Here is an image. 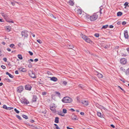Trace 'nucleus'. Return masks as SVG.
Here are the masks:
<instances>
[{
	"instance_id": "10",
	"label": "nucleus",
	"mask_w": 129,
	"mask_h": 129,
	"mask_svg": "<svg viewBox=\"0 0 129 129\" xmlns=\"http://www.w3.org/2000/svg\"><path fill=\"white\" fill-rule=\"evenodd\" d=\"M21 103L24 104H26V105L28 104L29 103V101L26 99H24L23 100L21 101Z\"/></svg>"
},
{
	"instance_id": "8",
	"label": "nucleus",
	"mask_w": 129,
	"mask_h": 129,
	"mask_svg": "<svg viewBox=\"0 0 129 129\" xmlns=\"http://www.w3.org/2000/svg\"><path fill=\"white\" fill-rule=\"evenodd\" d=\"M94 73L95 75H96L99 78H102L103 77V76L102 74L98 73L96 71H95Z\"/></svg>"
},
{
	"instance_id": "22",
	"label": "nucleus",
	"mask_w": 129,
	"mask_h": 129,
	"mask_svg": "<svg viewBox=\"0 0 129 129\" xmlns=\"http://www.w3.org/2000/svg\"><path fill=\"white\" fill-rule=\"evenodd\" d=\"M59 118L58 117H56L55 118V122L56 123H58L59 122Z\"/></svg>"
},
{
	"instance_id": "47",
	"label": "nucleus",
	"mask_w": 129,
	"mask_h": 129,
	"mask_svg": "<svg viewBox=\"0 0 129 129\" xmlns=\"http://www.w3.org/2000/svg\"><path fill=\"white\" fill-rule=\"evenodd\" d=\"M1 67L3 69H5L6 68V67L5 66L3 65H2L1 66Z\"/></svg>"
},
{
	"instance_id": "28",
	"label": "nucleus",
	"mask_w": 129,
	"mask_h": 129,
	"mask_svg": "<svg viewBox=\"0 0 129 129\" xmlns=\"http://www.w3.org/2000/svg\"><path fill=\"white\" fill-rule=\"evenodd\" d=\"M22 116L24 118H25L26 119H28V117L27 116L25 115H22Z\"/></svg>"
},
{
	"instance_id": "39",
	"label": "nucleus",
	"mask_w": 129,
	"mask_h": 129,
	"mask_svg": "<svg viewBox=\"0 0 129 129\" xmlns=\"http://www.w3.org/2000/svg\"><path fill=\"white\" fill-rule=\"evenodd\" d=\"M13 109V107H8L7 108V110H10L11 109Z\"/></svg>"
},
{
	"instance_id": "12",
	"label": "nucleus",
	"mask_w": 129,
	"mask_h": 129,
	"mask_svg": "<svg viewBox=\"0 0 129 129\" xmlns=\"http://www.w3.org/2000/svg\"><path fill=\"white\" fill-rule=\"evenodd\" d=\"M124 36L125 38L127 39H128V34L127 31V30H125L124 32Z\"/></svg>"
},
{
	"instance_id": "36",
	"label": "nucleus",
	"mask_w": 129,
	"mask_h": 129,
	"mask_svg": "<svg viewBox=\"0 0 129 129\" xmlns=\"http://www.w3.org/2000/svg\"><path fill=\"white\" fill-rule=\"evenodd\" d=\"M94 36L96 37H98L99 36V35L98 34H94Z\"/></svg>"
},
{
	"instance_id": "29",
	"label": "nucleus",
	"mask_w": 129,
	"mask_h": 129,
	"mask_svg": "<svg viewBox=\"0 0 129 129\" xmlns=\"http://www.w3.org/2000/svg\"><path fill=\"white\" fill-rule=\"evenodd\" d=\"M103 47L104 48H105L106 49H108L109 48V46H108V45H105V46H104Z\"/></svg>"
},
{
	"instance_id": "56",
	"label": "nucleus",
	"mask_w": 129,
	"mask_h": 129,
	"mask_svg": "<svg viewBox=\"0 0 129 129\" xmlns=\"http://www.w3.org/2000/svg\"><path fill=\"white\" fill-rule=\"evenodd\" d=\"M80 114L82 115H84V113L83 112H81L80 113Z\"/></svg>"
},
{
	"instance_id": "24",
	"label": "nucleus",
	"mask_w": 129,
	"mask_h": 129,
	"mask_svg": "<svg viewBox=\"0 0 129 129\" xmlns=\"http://www.w3.org/2000/svg\"><path fill=\"white\" fill-rule=\"evenodd\" d=\"M97 115L98 116L101 118H102L103 116V115H101V113L100 112H98L97 113Z\"/></svg>"
},
{
	"instance_id": "59",
	"label": "nucleus",
	"mask_w": 129,
	"mask_h": 129,
	"mask_svg": "<svg viewBox=\"0 0 129 129\" xmlns=\"http://www.w3.org/2000/svg\"><path fill=\"white\" fill-rule=\"evenodd\" d=\"M11 3L12 5L13 6H14L15 4V3L14 2H12Z\"/></svg>"
},
{
	"instance_id": "49",
	"label": "nucleus",
	"mask_w": 129,
	"mask_h": 129,
	"mask_svg": "<svg viewBox=\"0 0 129 129\" xmlns=\"http://www.w3.org/2000/svg\"><path fill=\"white\" fill-rule=\"evenodd\" d=\"M3 60L5 62H6L7 61V59L6 58H4Z\"/></svg>"
},
{
	"instance_id": "2",
	"label": "nucleus",
	"mask_w": 129,
	"mask_h": 129,
	"mask_svg": "<svg viewBox=\"0 0 129 129\" xmlns=\"http://www.w3.org/2000/svg\"><path fill=\"white\" fill-rule=\"evenodd\" d=\"M80 36L82 39L87 42L90 43L92 42V41L89 38L87 37L86 36L83 35L82 34H81Z\"/></svg>"
},
{
	"instance_id": "21",
	"label": "nucleus",
	"mask_w": 129,
	"mask_h": 129,
	"mask_svg": "<svg viewBox=\"0 0 129 129\" xmlns=\"http://www.w3.org/2000/svg\"><path fill=\"white\" fill-rule=\"evenodd\" d=\"M6 75H8L9 77L11 78H13L14 77L13 76L11 75V74L9 73L8 72H7L6 73Z\"/></svg>"
},
{
	"instance_id": "61",
	"label": "nucleus",
	"mask_w": 129,
	"mask_h": 129,
	"mask_svg": "<svg viewBox=\"0 0 129 129\" xmlns=\"http://www.w3.org/2000/svg\"><path fill=\"white\" fill-rule=\"evenodd\" d=\"M70 110L71 111H72V112H74V111H75L74 109H70Z\"/></svg>"
},
{
	"instance_id": "15",
	"label": "nucleus",
	"mask_w": 129,
	"mask_h": 129,
	"mask_svg": "<svg viewBox=\"0 0 129 129\" xmlns=\"http://www.w3.org/2000/svg\"><path fill=\"white\" fill-rule=\"evenodd\" d=\"M18 70L20 71L23 72H25L26 71V69L24 68H19Z\"/></svg>"
},
{
	"instance_id": "17",
	"label": "nucleus",
	"mask_w": 129,
	"mask_h": 129,
	"mask_svg": "<svg viewBox=\"0 0 129 129\" xmlns=\"http://www.w3.org/2000/svg\"><path fill=\"white\" fill-rule=\"evenodd\" d=\"M50 80H51L54 81H56L58 80L57 78H56L54 77H50Z\"/></svg>"
},
{
	"instance_id": "54",
	"label": "nucleus",
	"mask_w": 129,
	"mask_h": 129,
	"mask_svg": "<svg viewBox=\"0 0 129 129\" xmlns=\"http://www.w3.org/2000/svg\"><path fill=\"white\" fill-rule=\"evenodd\" d=\"M113 26L112 25H110L109 26V27L111 28H112L113 27Z\"/></svg>"
},
{
	"instance_id": "6",
	"label": "nucleus",
	"mask_w": 129,
	"mask_h": 129,
	"mask_svg": "<svg viewBox=\"0 0 129 129\" xmlns=\"http://www.w3.org/2000/svg\"><path fill=\"white\" fill-rule=\"evenodd\" d=\"M30 77L32 78H36L35 73L32 71H31L29 74Z\"/></svg>"
},
{
	"instance_id": "5",
	"label": "nucleus",
	"mask_w": 129,
	"mask_h": 129,
	"mask_svg": "<svg viewBox=\"0 0 129 129\" xmlns=\"http://www.w3.org/2000/svg\"><path fill=\"white\" fill-rule=\"evenodd\" d=\"M23 90V87L22 86H21L17 88V92L18 93H21L22 92Z\"/></svg>"
},
{
	"instance_id": "32",
	"label": "nucleus",
	"mask_w": 129,
	"mask_h": 129,
	"mask_svg": "<svg viewBox=\"0 0 129 129\" xmlns=\"http://www.w3.org/2000/svg\"><path fill=\"white\" fill-rule=\"evenodd\" d=\"M37 42L40 44L42 43V42L40 40L38 39L37 40Z\"/></svg>"
},
{
	"instance_id": "25",
	"label": "nucleus",
	"mask_w": 129,
	"mask_h": 129,
	"mask_svg": "<svg viewBox=\"0 0 129 129\" xmlns=\"http://www.w3.org/2000/svg\"><path fill=\"white\" fill-rule=\"evenodd\" d=\"M122 13L120 12H118L117 13V16H120L122 15Z\"/></svg>"
},
{
	"instance_id": "46",
	"label": "nucleus",
	"mask_w": 129,
	"mask_h": 129,
	"mask_svg": "<svg viewBox=\"0 0 129 129\" xmlns=\"http://www.w3.org/2000/svg\"><path fill=\"white\" fill-rule=\"evenodd\" d=\"M126 23V22L125 21H123L122 23V24L123 25H125Z\"/></svg>"
},
{
	"instance_id": "43",
	"label": "nucleus",
	"mask_w": 129,
	"mask_h": 129,
	"mask_svg": "<svg viewBox=\"0 0 129 129\" xmlns=\"http://www.w3.org/2000/svg\"><path fill=\"white\" fill-rule=\"evenodd\" d=\"M28 52V53H29V54L30 55H33V53L32 52H31L30 51H29Z\"/></svg>"
},
{
	"instance_id": "7",
	"label": "nucleus",
	"mask_w": 129,
	"mask_h": 129,
	"mask_svg": "<svg viewBox=\"0 0 129 129\" xmlns=\"http://www.w3.org/2000/svg\"><path fill=\"white\" fill-rule=\"evenodd\" d=\"M120 62L121 64H124L126 63L127 60L125 58H122L120 59Z\"/></svg>"
},
{
	"instance_id": "19",
	"label": "nucleus",
	"mask_w": 129,
	"mask_h": 129,
	"mask_svg": "<svg viewBox=\"0 0 129 129\" xmlns=\"http://www.w3.org/2000/svg\"><path fill=\"white\" fill-rule=\"evenodd\" d=\"M5 28L7 31L8 32L10 31L11 30V27L10 26H7Z\"/></svg>"
},
{
	"instance_id": "27",
	"label": "nucleus",
	"mask_w": 129,
	"mask_h": 129,
	"mask_svg": "<svg viewBox=\"0 0 129 129\" xmlns=\"http://www.w3.org/2000/svg\"><path fill=\"white\" fill-rule=\"evenodd\" d=\"M108 26V25H104L103 26L102 28H104L105 29L107 28Z\"/></svg>"
},
{
	"instance_id": "41",
	"label": "nucleus",
	"mask_w": 129,
	"mask_h": 129,
	"mask_svg": "<svg viewBox=\"0 0 129 129\" xmlns=\"http://www.w3.org/2000/svg\"><path fill=\"white\" fill-rule=\"evenodd\" d=\"M128 3L127 2H126L124 4V6H127L128 5Z\"/></svg>"
},
{
	"instance_id": "16",
	"label": "nucleus",
	"mask_w": 129,
	"mask_h": 129,
	"mask_svg": "<svg viewBox=\"0 0 129 129\" xmlns=\"http://www.w3.org/2000/svg\"><path fill=\"white\" fill-rule=\"evenodd\" d=\"M82 103L85 105V106H87L88 105V102L87 101H86L85 100H83L82 101Z\"/></svg>"
},
{
	"instance_id": "53",
	"label": "nucleus",
	"mask_w": 129,
	"mask_h": 129,
	"mask_svg": "<svg viewBox=\"0 0 129 129\" xmlns=\"http://www.w3.org/2000/svg\"><path fill=\"white\" fill-rule=\"evenodd\" d=\"M100 8V10H99V11H100V14H102V12H101L102 9L101 8Z\"/></svg>"
},
{
	"instance_id": "45",
	"label": "nucleus",
	"mask_w": 129,
	"mask_h": 129,
	"mask_svg": "<svg viewBox=\"0 0 129 129\" xmlns=\"http://www.w3.org/2000/svg\"><path fill=\"white\" fill-rule=\"evenodd\" d=\"M120 69L121 70H122L123 71H125V70L123 69V68L122 67H121L120 68Z\"/></svg>"
},
{
	"instance_id": "63",
	"label": "nucleus",
	"mask_w": 129,
	"mask_h": 129,
	"mask_svg": "<svg viewBox=\"0 0 129 129\" xmlns=\"http://www.w3.org/2000/svg\"><path fill=\"white\" fill-rule=\"evenodd\" d=\"M30 122L31 123H33L34 122V120H32L30 121Z\"/></svg>"
},
{
	"instance_id": "14",
	"label": "nucleus",
	"mask_w": 129,
	"mask_h": 129,
	"mask_svg": "<svg viewBox=\"0 0 129 129\" xmlns=\"http://www.w3.org/2000/svg\"><path fill=\"white\" fill-rule=\"evenodd\" d=\"M77 12L78 15H81L82 13V11L81 9H79L77 10Z\"/></svg>"
},
{
	"instance_id": "33",
	"label": "nucleus",
	"mask_w": 129,
	"mask_h": 129,
	"mask_svg": "<svg viewBox=\"0 0 129 129\" xmlns=\"http://www.w3.org/2000/svg\"><path fill=\"white\" fill-rule=\"evenodd\" d=\"M16 116L17 117V118L20 120H21V117L19 115H16Z\"/></svg>"
},
{
	"instance_id": "18",
	"label": "nucleus",
	"mask_w": 129,
	"mask_h": 129,
	"mask_svg": "<svg viewBox=\"0 0 129 129\" xmlns=\"http://www.w3.org/2000/svg\"><path fill=\"white\" fill-rule=\"evenodd\" d=\"M50 109L52 111L54 112H55V107L54 106H50Z\"/></svg>"
},
{
	"instance_id": "35",
	"label": "nucleus",
	"mask_w": 129,
	"mask_h": 129,
	"mask_svg": "<svg viewBox=\"0 0 129 129\" xmlns=\"http://www.w3.org/2000/svg\"><path fill=\"white\" fill-rule=\"evenodd\" d=\"M63 112L64 113H67V110L65 109H63Z\"/></svg>"
},
{
	"instance_id": "38",
	"label": "nucleus",
	"mask_w": 129,
	"mask_h": 129,
	"mask_svg": "<svg viewBox=\"0 0 129 129\" xmlns=\"http://www.w3.org/2000/svg\"><path fill=\"white\" fill-rule=\"evenodd\" d=\"M14 111L16 112L17 113H19V112L18 110H17L16 108H15L14 109Z\"/></svg>"
},
{
	"instance_id": "9",
	"label": "nucleus",
	"mask_w": 129,
	"mask_h": 129,
	"mask_svg": "<svg viewBox=\"0 0 129 129\" xmlns=\"http://www.w3.org/2000/svg\"><path fill=\"white\" fill-rule=\"evenodd\" d=\"M25 89L28 90H31L32 87L30 85L28 84H27L25 85Z\"/></svg>"
},
{
	"instance_id": "55",
	"label": "nucleus",
	"mask_w": 129,
	"mask_h": 129,
	"mask_svg": "<svg viewBox=\"0 0 129 129\" xmlns=\"http://www.w3.org/2000/svg\"><path fill=\"white\" fill-rule=\"evenodd\" d=\"M111 127H112L113 128H114L115 127V126L114 125H113V124H111Z\"/></svg>"
},
{
	"instance_id": "13",
	"label": "nucleus",
	"mask_w": 129,
	"mask_h": 129,
	"mask_svg": "<svg viewBox=\"0 0 129 129\" xmlns=\"http://www.w3.org/2000/svg\"><path fill=\"white\" fill-rule=\"evenodd\" d=\"M37 98V97L36 95H33L32 102L33 103L36 102Z\"/></svg>"
},
{
	"instance_id": "34",
	"label": "nucleus",
	"mask_w": 129,
	"mask_h": 129,
	"mask_svg": "<svg viewBox=\"0 0 129 129\" xmlns=\"http://www.w3.org/2000/svg\"><path fill=\"white\" fill-rule=\"evenodd\" d=\"M58 114L62 116H64V114H63L62 113H58Z\"/></svg>"
},
{
	"instance_id": "60",
	"label": "nucleus",
	"mask_w": 129,
	"mask_h": 129,
	"mask_svg": "<svg viewBox=\"0 0 129 129\" xmlns=\"http://www.w3.org/2000/svg\"><path fill=\"white\" fill-rule=\"evenodd\" d=\"M7 50L8 51H11V49H10L9 48H7Z\"/></svg>"
},
{
	"instance_id": "1",
	"label": "nucleus",
	"mask_w": 129,
	"mask_h": 129,
	"mask_svg": "<svg viewBox=\"0 0 129 129\" xmlns=\"http://www.w3.org/2000/svg\"><path fill=\"white\" fill-rule=\"evenodd\" d=\"M73 101L72 99L69 97L66 96L64 97L62 100V101L64 103H70Z\"/></svg>"
},
{
	"instance_id": "62",
	"label": "nucleus",
	"mask_w": 129,
	"mask_h": 129,
	"mask_svg": "<svg viewBox=\"0 0 129 129\" xmlns=\"http://www.w3.org/2000/svg\"><path fill=\"white\" fill-rule=\"evenodd\" d=\"M2 15L3 16H4V17H6V16H7L6 15H4V14L3 13H2Z\"/></svg>"
},
{
	"instance_id": "4",
	"label": "nucleus",
	"mask_w": 129,
	"mask_h": 129,
	"mask_svg": "<svg viewBox=\"0 0 129 129\" xmlns=\"http://www.w3.org/2000/svg\"><path fill=\"white\" fill-rule=\"evenodd\" d=\"M28 32L26 30H24L21 32V35L23 38L27 37L28 36Z\"/></svg>"
},
{
	"instance_id": "50",
	"label": "nucleus",
	"mask_w": 129,
	"mask_h": 129,
	"mask_svg": "<svg viewBox=\"0 0 129 129\" xmlns=\"http://www.w3.org/2000/svg\"><path fill=\"white\" fill-rule=\"evenodd\" d=\"M7 21L9 23H14V22L13 21L8 20V21Z\"/></svg>"
},
{
	"instance_id": "20",
	"label": "nucleus",
	"mask_w": 129,
	"mask_h": 129,
	"mask_svg": "<svg viewBox=\"0 0 129 129\" xmlns=\"http://www.w3.org/2000/svg\"><path fill=\"white\" fill-rule=\"evenodd\" d=\"M68 3L70 5L72 6H73L74 4L73 2L71 0L69 1Z\"/></svg>"
},
{
	"instance_id": "44",
	"label": "nucleus",
	"mask_w": 129,
	"mask_h": 129,
	"mask_svg": "<svg viewBox=\"0 0 129 129\" xmlns=\"http://www.w3.org/2000/svg\"><path fill=\"white\" fill-rule=\"evenodd\" d=\"M63 83L65 85H66L67 84V82L65 81H63Z\"/></svg>"
},
{
	"instance_id": "3",
	"label": "nucleus",
	"mask_w": 129,
	"mask_h": 129,
	"mask_svg": "<svg viewBox=\"0 0 129 129\" xmlns=\"http://www.w3.org/2000/svg\"><path fill=\"white\" fill-rule=\"evenodd\" d=\"M98 16L96 14L94 13L93 15L89 17V19L91 21H94L98 18Z\"/></svg>"
},
{
	"instance_id": "31",
	"label": "nucleus",
	"mask_w": 129,
	"mask_h": 129,
	"mask_svg": "<svg viewBox=\"0 0 129 129\" xmlns=\"http://www.w3.org/2000/svg\"><path fill=\"white\" fill-rule=\"evenodd\" d=\"M10 47H11L13 48H14V47L15 46L13 44H10Z\"/></svg>"
},
{
	"instance_id": "23",
	"label": "nucleus",
	"mask_w": 129,
	"mask_h": 129,
	"mask_svg": "<svg viewBox=\"0 0 129 129\" xmlns=\"http://www.w3.org/2000/svg\"><path fill=\"white\" fill-rule=\"evenodd\" d=\"M68 48L70 49H72L74 48V46L72 45H68Z\"/></svg>"
},
{
	"instance_id": "57",
	"label": "nucleus",
	"mask_w": 129,
	"mask_h": 129,
	"mask_svg": "<svg viewBox=\"0 0 129 129\" xmlns=\"http://www.w3.org/2000/svg\"><path fill=\"white\" fill-rule=\"evenodd\" d=\"M7 81L8 82H10L11 81L9 79H7Z\"/></svg>"
},
{
	"instance_id": "26",
	"label": "nucleus",
	"mask_w": 129,
	"mask_h": 129,
	"mask_svg": "<svg viewBox=\"0 0 129 129\" xmlns=\"http://www.w3.org/2000/svg\"><path fill=\"white\" fill-rule=\"evenodd\" d=\"M18 57L20 59H22V57L21 55L19 54L18 55Z\"/></svg>"
},
{
	"instance_id": "11",
	"label": "nucleus",
	"mask_w": 129,
	"mask_h": 129,
	"mask_svg": "<svg viewBox=\"0 0 129 129\" xmlns=\"http://www.w3.org/2000/svg\"><path fill=\"white\" fill-rule=\"evenodd\" d=\"M72 119L73 120H78V118L77 116L74 114H73L71 116Z\"/></svg>"
},
{
	"instance_id": "30",
	"label": "nucleus",
	"mask_w": 129,
	"mask_h": 129,
	"mask_svg": "<svg viewBox=\"0 0 129 129\" xmlns=\"http://www.w3.org/2000/svg\"><path fill=\"white\" fill-rule=\"evenodd\" d=\"M3 108L5 109L6 110H7L8 107L7 106L5 105H4L3 106Z\"/></svg>"
},
{
	"instance_id": "37",
	"label": "nucleus",
	"mask_w": 129,
	"mask_h": 129,
	"mask_svg": "<svg viewBox=\"0 0 129 129\" xmlns=\"http://www.w3.org/2000/svg\"><path fill=\"white\" fill-rule=\"evenodd\" d=\"M79 87H80L82 89H84L83 88V87L82 86V85L81 84H79L78 85Z\"/></svg>"
},
{
	"instance_id": "51",
	"label": "nucleus",
	"mask_w": 129,
	"mask_h": 129,
	"mask_svg": "<svg viewBox=\"0 0 129 129\" xmlns=\"http://www.w3.org/2000/svg\"><path fill=\"white\" fill-rule=\"evenodd\" d=\"M28 67L29 68H30L32 67V66L31 65V64H29L28 66Z\"/></svg>"
},
{
	"instance_id": "40",
	"label": "nucleus",
	"mask_w": 129,
	"mask_h": 129,
	"mask_svg": "<svg viewBox=\"0 0 129 129\" xmlns=\"http://www.w3.org/2000/svg\"><path fill=\"white\" fill-rule=\"evenodd\" d=\"M126 74L129 75V68H128L127 71H126Z\"/></svg>"
},
{
	"instance_id": "48",
	"label": "nucleus",
	"mask_w": 129,
	"mask_h": 129,
	"mask_svg": "<svg viewBox=\"0 0 129 129\" xmlns=\"http://www.w3.org/2000/svg\"><path fill=\"white\" fill-rule=\"evenodd\" d=\"M42 94L43 95H45L46 94V92H43L42 93Z\"/></svg>"
},
{
	"instance_id": "64",
	"label": "nucleus",
	"mask_w": 129,
	"mask_h": 129,
	"mask_svg": "<svg viewBox=\"0 0 129 129\" xmlns=\"http://www.w3.org/2000/svg\"><path fill=\"white\" fill-rule=\"evenodd\" d=\"M119 87H120V88L122 90V91H124V90H123V89H122L120 87V86H118Z\"/></svg>"
},
{
	"instance_id": "52",
	"label": "nucleus",
	"mask_w": 129,
	"mask_h": 129,
	"mask_svg": "<svg viewBox=\"0 0 129 129\" xmlns=\"http://www.w3.org/2000/svg\"><path fill=\"white\" fill-rule=\"evenodd\" d=\"M15 73L16 74H18L19 73L18 71L17 70H16L15 71Z\"/></svg>"
},
{
	"instance_id": "42",
	"label": "nucleus",
	"mask_w": 129,
	"mask_h": 129,
	"mask_svg": "<svg viewBox=\"0 0 129 129\" xmlns=\"http://www.w3.org/2000/svg\"><path fill=\"white\" fill-rule=\"evenodd\" d=\"M56 93L58 94V95L60 96V93L59 92L56 91L55 92Z\"/></svg>"
},
{
	"instance_id": "58",
	"label": "nucleus",
	"mask_w": 129,
	"mask_h": 129,
	"mask_svg": "<svg viewBox=\"0 0 129 129\" xmlns=\"http://www.w3.org/2000/svg\"><path fill=\"white\" fill-rule=\"evenodd\" d=\"M38 61V59L37 58H36L34 59V61L35 62H37Z\"/></svg>"
}]
</instances>
